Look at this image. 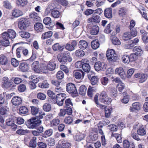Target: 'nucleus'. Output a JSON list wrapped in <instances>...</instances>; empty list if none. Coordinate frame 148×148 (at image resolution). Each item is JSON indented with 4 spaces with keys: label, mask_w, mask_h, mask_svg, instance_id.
I'll return each instance as SVG.
<instances>
[{
    "label": "nucleus",
    "mask_w": 148,
    "mask_h": 148,
    "mask_svg": "<svg viewBox=\"0 0 148 148\" xmlns=\"http://www.w3.org/2000/svg\"><path fill=\"white\" fill-rule=\"evenodd\" d=\"M21 21H19L18 23L19 28L21 30L25 29L29 24V21L26 18H22L21 19Z\"/></svg>",
    "instance_id": "8"
},
{
    "label": "nucleus",
    "mask_w": 148,
    "mask_h": 148,
    "mask_svg": "<svg viewBox=\"0 0 148 148\" xmlns=\"http://www.w3.org/2000/svg\"><path fill=\"white\" fill-rule=\"evenodd\" d=\"M88 21L89 23H98L101 21V17L99 15L94 13L92 15L91 17L89 18Z\"/></svg>",
    "instance_id": "12"
},
{
    "label": "nucleus",
    "mask_w": 148,
    "mask_h": 148,
    "mask_svg": "<svg viewBox=\"0 0 148 148\" xmlns=\"http://www.w3.org/2000/svg\"><path fill=\"white\" fill-rule=\"evenodd\" d=\"M115 73L118 74L123 79H124L126 77V74L123 68L121 67L116 68L115 70Z\"/></svg>",
    "instance_id": "13"
},
{
    "label": "nucleus",
    "mask_w": 148,
    "mask_h": 148,
    "mask_svg": "<svg viewBox=\"0 0 148 148\" xmlns=\"http://www.w3.org/2000/svg\"><path fill=\"white\" fill-rule=\"evenodd\" d=\"M83 70L86 72H89L90 69V66L88 63L83 64Z\"/></svg>",
    "instance_id": "47"
},
{
    "label": "nucleus",
    "mask_w": 148,
    "mask_h": 148,
    "mask_svg": "<svg viewBox=\"0 0 148 148\" xmlns=\"http://www.w3.org/2000/svg\"><path fill=\"white\" fill-rule=\"evenodd\" d=\"M111 101V99L110 98L108 97L107 96V97H106V98H105L104 99H102L101 101V102L105 104H108L110 103Z\"/></svg>",
    "instance_id": "64"
},
{
    "label": "nucleus",
    "mask_w": 148,
    "mask_h": 148,
    "mask_svg": "<svg viewBox=\"0 0 148 148\" xmlns=\"http://www.w3.org/2000/svg\"><path fill=\"white\" fill-rule=\"evenodd\" d=\"M105 16L108 18H111L112 17V9L111 8L106 9L104 12Z\"/></svg>",
    "instance_id": "25"
},
{
    "label": "nucleus",
    "mask_w": 148,
    "mask_h": 148,
    "mask_svg": "<svg viewBox=\"0 0 148 148\" xmlns=\"http://www.w3.org/2000/svg\"><path fill=\"white\" fill-rule=\"evenodd\" d=\"M60 123V120L58 119L55 118L51 122V125L52 127H55L58 125Z\"/></svg>",
    "instance_id": "44"
},
{
    "label": "nucleus",
    "mask_w": 148,
    "mask_h": 148,
    "mask_svg": "<svg viewBox=\"0 0 148 148\" xmlns=\"http://www.w3.org/2000/svg\"><path fill=\"white\" fill-rule=\"evenodd\" d=\"M53 133V130L52 129H50L46 130L43 134H42V136L44 138H46L47 137L51 136Z\"/></svg>",
    "instance_id": "35"
},
{
    "label": "nucleus",
    "mask_w": 148,
    "mask_h": 148,
    "mask_svg": "<svg viewBox=\"0 0 148 148\" xmlns=\"http://www.w3.org/2000/svg\"><path fill=\"white\" fill-rule=\"evenodd\" d=\"M11 62L12 65L14 67H16L19 65V61L15 58H12Z\"/></svg>",
    "instance_id": "54"
},
{
    "label": "nucleus",
    "mask_w": 148,
    "mask_h": 148,
    "mask_svg": "<svg viewBox=\"0 0 148 148\" xmlns=\"http://www.w3.org/2000/svg\"><path fill=\"white\" fill-rule=\"evenodd\" d=\"M99 28L98 26L94 25L93 26L90 30V33L92 35H96L99 32Z\"/></svg>",
    "instance_id": "30"
},
{
    "label": "nucleus",
    "mask_w": 148,
    "mask_h": 148,
    "mask_svg": "<svg viewBox=\"0 0 148 148\" xmlns=\"http://www.w3.org/2000/svg\"><path fill=\"white\" fill-rule=\"evenodd\" d=\"M29 16L34 21H37L41 19L38 16L37 13L34 12H31L29 15Z\"/></svg>",
    "instance_id": "23"
},
{
    "label": "nucleus",
    "mask_w": 148,
    "mask_h": 148,
    "mask_svg": "<svg viewBox=\"0 0 148 148\" xmlns=\"http://www.w3.org/2000/svg\"><path fill=\"white\" fill-rule=\"evenodd\" d=\"M117 88L120 92H122L123 90L125 88V84L122 82L116 85Z\"/></svg>",
    "instance_id": "46"
},
{
    "label": "nucleus",
    "mask_w": 148,
    "mask_h": 148,
    "mask_svg": "<svg viewBox=\"0 0 148 148\" xmlns=\"http://www.w3.org/2000/svg\"><path fill=\"white\" fill-rule=\"evenodd\" d=\"M28 3L27 0H16V4L18 6L24 7Z\"/></svg>",
    "instance_id": "27"
},
{
    "label": "nucleus",
    "mask_w": 148,
    "mask_h": 148,
    "mask_svg": "<svg viewBox=\"0 0 148 148\" xmlns=\"http://www.w3.org/2000/svg\"><path fill=\"white\" fill-rule=\"evenodd\" d=\"M85 137V135L79 133L77 134L75 136V140L77 141H79L83 140Z\"/></svg>",
    "instance_id": "36"
},
{
    "label": "nucleus",
    "mask_w": 148,
    "mask_h": 148,
    "mask_svg": "<svg viewBox=\"0 0 148 148\" xmlns=\"http://www.w3.org/2000/svg\"><path fill=\"white\" fill-rule=\"evenodd\" d=\"M72 113V110L71 108H66L65 109H61L60 112L58 114V115L60 116H64L66 114L69 115H71Z\"/></svg>",
    "instance_id": "16"
},
{
    "label": "nucleus",
    "mask_w": 148,
    "mask_h": 148,
    "mask_svg": "<svg viewBox=\"0 0 148 148\" xmlns=\"http://www.w3.org/2000/svg\"><path fill=\"white\" fill-rule=\"evenodd\" d=\"M134 77L136 78H138L140 83H143L145 82L147 79V75L144 73H138L134 75Z\"/></svg>",
    "instance_id": "11"
},
{
    "label": "nucleus",
    "mask_w": 148,
    "mask_h": 148,
    "mask_svg": "<svg viewBox=\"0 0 148 148\" xmlns=\"http://www.w3.org/2000/svg\"><path fill=\"white\" fill-rule=\"evenodd\" d=\"M133 51L135 52V53L138 56H140L143 53V51L140 47L139 46H135L133 49Z\"/></svg>",
    "instance_id": "28"
},
{
    "label": "nucleus",
    "mask_w": 148,
    "mask_h": 148,
    "mask_svg": "<svg viewBox=\"0 0 148 148\" xmlns=\"http://www.w3.org/2000/svg\"><path fill=\"white\" fill-rule=\"evenodd\" d=\"M36 138L33 137L30 141L29 145L32 147H35L36 146L37 143L36 141Z\"/></svg>",
    "instance_id": "43"
},
{
    "label": "nucleus",
    "mask_w": 148,
    "mask_h": 148,
    "mask_svg": "<svg viewBox=\"0 0 148 148\" xmlns=\"http://www.w3.org/2000/svg\"><path fill=\"white\" fill-rule=\"evenodd\" d=\"M37 98L41 100H44L46 98V95L44 93L41 92L38 93L37 94Z\"/></svg>",
    "instance_id": "63"
},
{
    "label": "nucleus",
    "mask_w": 148,
    "mask_h": 148,
    "mask_svg": "<svg viewBox=\"0 0 148 148\" xmlns=\"http://www.w3.org/2000/svg\"><path fill=\"white\" fill-rule=\"evenodd\" d=\"M73 121L72 118L70 116H68L66 117L64 119V122L66 124H71Z\"/></svg>",
    "instance_id": "59"
},
{
    "label": "nucleus",
    "mask_w": 148,
    "mask_h": 148,
    "mask_svg": "<svg viewBox=\"0 0 148 148\" xmlns=\"http://www.w3.org/2000/svg\"><path fill=\"white\" fill-rule=\"evenodd\" d=\"M123 40L126 41L132 38L130 33L129 32L125 33L123 36Z\"/></svg>",
    "instance_id": "48"
},
{
    "label": "nucleus",
    "mask_w": 148,
    "mask_h": 148,
    "mask_svg": "<svg viewBox=\"0 0 148 148\" xmlns=\"http://www.w3.org/2000/svg\"><path fill=\"white\" fill-rule=\"evenodd\" d=\"M3 85L5 87L8 88L10 86V82L8 81V78L7 77H4L3 78Z\"/></svg>",
    "instance_id": "50"
},
{
    "label": "nucleus",
    "mask_w": 148,
    "mask_h": 148,
    "mask_svg": "<svg viewBox=\"0 0 148 148\" xmlns=\"http://www.w3.org/2000/svg\"><path fill=\"white\" fill-rule=\"evenodd\" d=\"M31 112L33 115H35L38 113L39 112V109L35 106H31Z\"/></svg>",
    "instance_id": "56"
},
{
    "label": "nucleus",
    "mask_w": 148,
    "mask_h": 148,
    "mask_svg": "<svg viewBox=\"0 0 148 148\" xmlns=\"http://www.w3.org/2000/svg\"><path fill=\"white\" fill-rule=\"evenodd\" d=\"M56 65L53 62L50 61L47 65L45 66L44 64L40 65V68L42 70H48L51 71L54 70L56 67Z\"/></svg>",
    "instance_id": "7"
},
{
    "label": "nucleus",
    "mask_w": 148,
    "mask_h": 148,
    "mask_svg": "<svg viewBox=\"0 0 148 148\" xmlns=\"http://www.w3.org/2000/svg\"><path fill=\"white\" fill-rule=\"evenodd\" d=\"M111 136L112 137H115L117 140L118 143H120L122 142V138L119 134L112 133V134H111Z\"/></svg>",
    "instance_id": "34"
},
{
    "label": "nucleus",
    "mask_w": 148,
    "mask_h": 148,
    "mask_svg": "<svg viewBox=\"0 0 148 148\" xmlns=\"http://www.w3.org/2000/svg\"><path fill=\"white\" fill-rule=\"evenodd\" d=\"M6 123L7 125L10 126L14 130H15L17 127V125L14 123L13 119H7Z\"/></svg>",
    "instance_id": "24"
},
{
    "label": "nucleus",
    "mask_w": 148,
    "mask_h": 148,
    "mask_svg": "<svg viewBox=\"0 0 148 148\" xmlns=\"http://www.w3.org/2000/svg\"><path fill=\"white\" fill-rule=\"evenodd\" d=\"M45 114L44 112H40L36 116L37 118H33L28 120L26 123V125L30 129H33L36 128L41 123V121L40 119H42L43 116L45 115Z\"/></svg>",
    "instance_id": "1"
},
{
    "label": "nucleus",
    "mask_w": 148,
    "mask_h": 148,
    "mask_svg": "<svg viewBox=\"0 0 148 148\" xmlns=\"http://www.w3.org/2000/svg\"><path fill=\"white\" fill-rule=\"evenodd\" d=\"M132 107H130V111L133 112L135 110H139L140 109L141 105L140 103L138 102L133 103L132 104Z\"/></svg>",
    "instance_id": "21"
},
{
    "label": "nucleus",
    "mask_w": 148,
    "mask_h": 148,
    "mask_svg": "<svg viewBox=\"0 0 148 148\" xmlns=\"http://www.w3.org/2000/svg\"><path fill=\"white\" fill-rule=\"evenodd\" d=\"M87 88L84 85H82L79 89V91L80 95H84L86 92Z\"/></svg>",
    "instance_id": "40"
},
{
    "label": "nucleus",
    "mask_w": 148,
    "mask_h": 148,
    "mask_svg": "<svg viewBox=\"0 0 148 148\" xmlns=\"http://www.w3.org/2000/svg\"><path fill=\"white\" fill-rule=\"evenodd\" d=\"M38 86L42 88H47L49 86V85L47 81H44L41 84L39 83Z\"/></svg>",
    "instance_id": "53"
},
{
    "label": "nucleus",
    "mask_w": 148,
    "mask_h": 148,
    "mask_svg": "<svg viewBox=\"0 0 148 148\" xmlns=\"http://www.w3.org/2000/svg\"><path fill=\"white\" fill-rule=\"evenodd\" d=\"M11 102L12 104L15 106H18L22 103L21 98L18 96H14L12 98Z\"/></svg>",
    "instance_id": "15"
},
{
    "label": "nucleus",
    "mask_w": 148,
    "mask_h": 148,
    "mask_svg": "<svg viewBox=\"0 0 148 148\" xmlns=\"http://www.w3.org/2000/svg\"><path fill=\"white\" fill-rule=\"evenodd\" d=\"M67 91L71 94L73 97H76L78 95V93L76 87L74 84L72 83H69L66 87Z\"/></svg>",
    "instance_id": "3"
},
{
    "label": "nucleus",
    "mask_w": 148,
    "mask_h": 148,
    "mask_svg": "<svg viewBox=\"0 0 148 148\" xmlns=\"http://www.w3.org/2000/svg\"><path fill=\"white\" fill-rule=\"evenodd\" d=\"M12 15L15 17H18L22 16L23 14V12L20 10L15 8L12 11Z\"/></svg>",
    "instance_id": "20"
},
{
    "label": "nucleus",
    "mask_w": 148,
    "mask_h": 148,
    "mask_svg": "<svg viewBox=\"0 0 148 148\" xmlns=\"http://www.w3.org/2000/svg\"><path fill=\"white\" fill-rule=\"evenodd\" d=\"M51 14L53 18H59L60 15V12L57 10H52L51 12Z\"/></svg>",
    "instance_id": "45"
},
{
    "label": "nucleus",
    "mask_w": 148,
    "mask_h": 148,
    "mask_svg": "<svg viewBox=\"0 0 148 148\" xmlns=\"http://www.w3.org/2000/svg\"><path fill=\"white\" fill-rule=\"evenodd\" d=\"M85 73L82 70H75L73 72V75L77 79H80L83 76H84Z\"/></svg>",
    "instance_id": "17"
},
{
    "label": "nucleus",
    "mask_w": 148,
    "mask_h": 148,
    "mask_svg": "<svg viewBox=\"0 0 148 148\" xmlns=\"http://www.w3.org/2000/svg\"><path fill=\"white\" fill-rule=\"evenodd\" d=\"M91 46L93 49H96L99 46V41L97 40H95L91 42Z\"/></svg>",
    "instance_id": "42"
},
{
    "label": "nucleus",
    "mask_w": 148,
    "mask_h": 148,
    "mask_svg": "<svg viewBox=\"0 0 148 148\" xmlns=\"http://www.w3.org/2000/svg\"><path fill=\"white\" fill-rule=\"evenodd\" d=\"M66 97V95L64 93L57 94L56 97V102L59 106H62L64 101Z\"/></svg>",
    "instance_id": "6"
},
{
    "label": "nucleus",
    "mask_w": 148,
    "mask_h": 148,
    "mask_svg": "<svg viewBox=\"0 0 148 148\" xmlns=\"http://www.w3.org/2000/svg\"><path fill=\"white\" fill-rule=\"evenodd\" d=\"M32 67L33 70L36 73H39L40 70L41 69L39 66V62L37 61L34 62L32 64Z\"/></svg>",
    "instance_id": "22"
},
{
    "label": "nucleus",
    "mask_w": 148,
    "mask_h": 148,
    "mask_svg": "<svg viewBox=\"0 0 148 148\" xmlns=\"http://www.w3.org/2000/svg\"><path fill=\"white\" fill-rule=\"evenodd\" d=\"M47 144L48 145L50 146H53L55 144V140L54 139L52 138H50L47 140Z\"/></svg>",
    "instance_id": "60"
},
{
    "label": "nucleus",
    "mask_w": 148,
    "mask_h": 148,
    "mask_svg": "<svg viewBox=\"0 0 148 148\" xmlns=\"http://www.w3.org/2000/svg\"><path fill=\"white\" fill-rule=\"evenodd\" d=\"M20 71L25 72H27L29 69L28 65L26 62H22L20 64L19 67Z\"/></svg>",
    "instance_id": "19"
},
{
    "label": "nucleus",
    "mask_w": 148,
    "mask_h": 148,
    "mask_svg": "<svg viewBox=\"0 0 148 148\" xmlns=\"http://www.w3.org/2000/svg\"><path fill=\"white\" fill-rule=\"evenodd\" d=\"M10 61L5 55L3 54L0 55V64L3 65H8Z\"/></svg>",
    "instance_id": "18"
},
{
    "label": "nucleus",
    "mask_w": 148,
    "mask_h": 148,
    "mask_svg": "<svg viewBox=\"0 0 148 148\" xmlns=\"http://www.w3.org/2000/svg\"><path fill=\"white\" fill-rule=\"evenodd\" d=\"M28 112L27 108L25 106H23L20 107L19 108V114H27Z\"/></svg>",
    "instance_id": "31"
},
{
    "label": "nucleus",
    "mask_w": 148,
    "mask_h": 148,
    "mask_svg": "<svg viewBox=\"0 0 148 148\" xmlns=\"http://www.w3.org/2000/svg\"><path fill=\"white\" fill-rule=\"evenodd\" d=\"M34 27L35 30L39 32L42 31L43 27L42 23L38 22L34 24Z\"/></svg>",
    "instance_id": "26"
},
{
    "label": "nucleus",
    "mask_w": 148,
    "mask_h": 148,
    "mask_svg": "<svg viewBox=\"0 0 148 148\" xmlns=\"http://www.w3.org/2000/svg\"><path fill=\"white\" fill-rule=\"evenodd\" d=\"M112 110V108L110 107L105 108V116L106 117L108 118L110 116Z\"/></svg>",
    "instance_id": "39"
},
{
    "label": "nucleus",
    "mask_w": 148,
    "mask_h": 148,
    "mask_svg": "<svg viewBox=\"0 0 148 148\" xmlns=\"http://www.w3.org/2000/svg\"><path fill=\"white\" fill-rule=\"evenodd\" d=\"M3 40L1 41L2 45L3 46L5 47H7L10 44V42L8 38H6L5 39L4 38H3Z\"/></svg>",
    "instance_id": "62"
},
{
    "label": "nucleus",
    "mask_w": 148,
    "mask_h": 148,
    "mask_svg": "<svg viewBox=\"0 0 148 148\" xmlns=\"http://www.w3.org/2000/svg\"><path fill=\"white\" fill-rule=\"evenodd\" d=\"M112 43L115 45H118L121 44V42L116 37H114L112 39Z\"/></svg>",
    "instance_id": "55"
},
{
    "label": "nucleus",
    "mask_w": 148,
    "mask_h": 148,
    "mask_svg": "<svg viewBox=\"0 0 148 148\" xmlns=\"http://www.w3.org/2000/svg\"><path fill=\"white\" fill-rule=\"evenodd\" d=\"M95 92L94 87L89 86L87 91V95L90 97H92L94 93Z\"/></svg>",
    "instance_id": "32"
},
{
    "label": "nucleus",
    "mask_w": 148,
    "mask_h": 148,
    "mask_svg": "<svg viewBox=\"0 0 148 148\" xmlns=\"http://www.w3.org/2000/svg\"><path fill=\"white\" fill-rule=\"evenodd\" d=\"M84 54V51L81 49L77 50L75 52V55L77 57H81L83 56Z\"/></svg>",
    "instance_id": "52"
},
{
    "label": "nucleus",
    "mask_w": 148,
    "mask_h": 148,
    "mask_svg": "<svg viewBox=\"0 0 148 148\" xmlns=\"http://www.w3.org/2000/svg\"><path fill=\"white\" fill-rule=\"evenodd\" d=\"M19 34L22 38H28L30 36V34L27 32L21 31L19 32Z\"/></svg>",
    "instance_id": "33"
},
{
    "label": "nucleus",
    "mask_w": 148,
    "mask_h": 148,
    "mask_svg": "<svg viewBox=\"0 0 148 148\" xmlns=\"http://www.w3.org/2000/svg\"><path fill=\"white\" fill-rule=\"evenodd\" d=\"M121 59L123 62L125 64H129L130 62L129 56L126 54H124L121 56Z\"/></svg>",
    "instance_id": "38"
},
{
    "label": "nucleus",
    "mask_w": 148,
    "mask_h": 148,
    "mask_svg": "<svg viewBox=\"0 0 148 148\" xmlns=\"http://www.w3.org/2000/svg\"><path fill=\"white\" fill-rule=\"evenodd\" d=\"M58 58L60 62L64 64L67 61L71 62L72 60L70 56V53L67 51H64L58 55Z\"/></svg>",
    "instance_id": "2"
},
{
    "label": "nucleus",
    "mask_w": 148,
    "mask_h": 148,
    "mask_svg": "<svg viewBox=\"0 0 148 148\" xmlns=\"http://www.w3.org/2000/svg\"><path fill=\"white\" fill-rule=\"evenodd\" d=\"M52 48L54 51H57L62 50L64 48V47L60 46L59 43H56L53 45Z\"/></svg>",
    "instance_id": "41"
},
{
    "label": "nucleus",
    "mask_w": 148,
    "mask_h": 148,
    "mask_svg": "<svg viewBox=\"0 0 148 148\" xmlns=\"http://www.w3.org/2000/svg\"><path fill=\"white\" fill-rule=\"evenodd\" d=\"M66 108H71L72 109L71 107L73 106V103L70 99H66L65 101Z\"/></svg>",
    "instance_id": "49"
},
{
    "label": "nucleus",
    "mask_w": 148,
    "mask_h": 148,
    "mask_svg": "<svg viewBox=\"0 0 148 148\" xmlns=\"http://www.w3.org/2000/svg\"><path fill=\"white\" fill-rule=\"evenodd\" d=\"M79 48L82 49H85L88 47V43L85 40H80L78 44Z\"/></svg>",
    "instance_id": "29"
},
{
    "label": "nucleus",
    "mask_w": 148,
    "mask_h": 148,
    "mask_svg": "<svg viewBox=\"0 0 148 148\" xmlns=\"http://www.w3.org/2000/svg\"><path fill=\"white\" fill-rule=\"evenodd\" d=\"M137 132V134L140 136H144L146 134L145 130L142 127L139 128Z\"/></svg>",
    "instance_id": "51"
},
{
    "label": "nucleus",
    "mask_w": 148,
    "mask_h": 148,
    "mask_svg": "<svg viewBox=\"0 0 148 148\" xmlns=\"http://www.w3.org/2000/svg\"><path fill=\"white\" fill-rule=\"evenodd\" d=\"M43 23L47 25L46 28L51 29L55 26V23L54 22H52L51 18L49 17H47L43 19Z\"/></svg>",
    "instance_id": "10"
},
{
    "label": "nucleus",
    "mask_w": 148,
    "mask_h": 148,
    "mask_svg": "<svg viewBox=\"0 0 148 148\" xmlns=\"http://www.w3.org/2000/svg\"><path fill=\"white\" fill-rule=\"evenodd\" d=\"M138 56L135 53L131 54L129 56L130 62H132L136 60L138 58Z\"/></svg>",
    "instance_id": "58"
},
{
    "label": "nucleus",
    "mask_w": 148,
    "mask_h": 148,
    "mask_svg": "<svg viewBox=\"0 0 148 148\" xmlns=\"http://www.w3.org/2000/svg\"><path fill=\"white\" fill-rule=\"evenodd\" d=\"M106 65L103 62L99 61L95 63L94 68L97 71H104L106 68Z\"/></svg>",
    "instance_id": "9"
},
{
    "label": "nucleus",
    "mask_w": 148,
    "mask_h": 148,
    "mask_svg": "<svg viewBox=\"0 0 148 148\" xmlns=\"http://www.w3.org/2000/svg\"><path fill=\"white\" fill-rule=\"evenodd\" d=\"M77 43L76 41L74 40L71 42V44L67 43L65 46L66 49L69 51H71L74 50L75 47L76 46Z\"/></svg>",
    "instance_id": "14"
},
{
    "label": "nucleus",
    "mask_w": 148,
    "mask_h": 148,
    "mask_svg": "<svg viewBox=\"0 0 148 148\" xmlns=\"http://www.w3.org/2000/svg\"><path fill=\"white\" fill-rule=\"evenodd\" d=\"M43 109L45 111L49 112L51 110V106L49 103H46L43 106Z\"/></svg>",
    "instance_id": "57"
},
{
    "label": "nucleus",
    "mask_w": 148,
    "mask_h": 148,
    "mask_svg": "<svg viewBox=\"0 0 148 148\" xmlns=\"http://www.w3.org/2000/svg\"><path fill=\"white\" fill-rule=\"evenodd\" d=\"M53 35V32L51 31L43 33L42 35L41 38L42 39H45L51 37Z\"/></svg>",
    "instance_id": "37"
},
{
    "label": "nucleus",
    "mask_w": 148,
    "mask_h": 148,
    "mask_svg": "<svg viewBox=\"0 0 148 148\" xmlns=\"http://www.w3.org/2000/svg\"><path fill=\"white\" fill-rule=\"evenodd\" d=\"M16 36V34L14 30L12 29H8L7 32H4L2 34L3 38H14Z\"/></svg>",
    "instance_id": "5"
},
{
    "label": "nucleus",
    "mask_w": 148,
    "mask_h": 148,
    "mask_svg": "<svg viewBox=\"0 0 148 148\" xmlns=\"http://www.w3.org/2000/svg\"><path fill=\"white\" fill-rule=\"evenodd\" d=\"M64 74L63 72L61 71H58L56 74V77L58 79H61L63 78Z\"/></svg>",
    "instance_id": "61"
},
{
    "label": "nucleus",
    "mask_w": 148,
    "mask_h": 148,
    "mask_svg": "<svg viewBox=\"0 0 148 148\" xmlns=\"http://www.w3.org/2000/svg\"><path fill=\"white\" fill-rule=\"evenodd\" d=\"M106 55L108 60L109 61H115L117 59L116 54L113 49L108 50L106 52Z\"/></svg>",
    "instance_id": "4"
}]
</instances>
